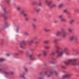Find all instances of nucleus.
I'll return each instance as SVG.
<instances>
[{"mask_svg": "<svg viewBox=\"0 0 79 79\" xmlns=\"http://www.w3.org/2000/svg\"><path fill=\"white\" fill-rule=\"evenodd\" d=\"M56 47L57 49L56 50V53H58V54L57 56V58L59 57V56H63L65 52L68 50L67 48H65L64 50H62L61 47L57 45H56Z\"/></svg>", "mask_w": 79, "mask_h": 79, "instance_id": "1", "label": "nucleus"}, {"mask_svg": "<svg viewBox=\"0 0 79 79\" xmlns=\"http://www.w3.org/2000/svg\"><path fill=\"white\" fill-rule=\"evenodd\" d=\"M77 61V60L76 58H73L72 59H69L67 61H65V63L66 64H71L72 65L74 66V65H76V62Z\"/></svg>", "mask_w": 79, "mask_h": 79, "instance_id": "2", "label": "nucleus"}, {"mask_svg": "<svg viewBox=\"0 0 79 79\" xmlns=\"http://www.w3.org/2000/svg\"><path fill=\"white\" fill-rule=\"evenodd\" d=\"M26 56L30 57L31 60H36V58L35 57H32L33 56V54H30L28 52H27Z\"/></svg>", "mask_w": 79, "mask_h": 79, "instance_id": "3", "label": "nucleus"}, {"mask_svg": "<svg viewBox=\"0 0 79 79\" xmlns=\"http://www.w3.org/2000/svg\"><path fill=\"white\" fill-rule=\"evenodd\" d=\"M44 74L48 77L53 75V72L52 70H50L49 72L46 71L44 73Z\"/></svg>", "mask_w": 79, "mask_h": 79, "instance_id": "4", "label": "nucleus"}, {"mask_svg": "<svg viewBox=\"0 0 79 79\" xmlns=\"http://www.w3.org/2000/svg\"><path fill=\"white\" fill-rule=\"evenodd\" d=\"M58 18L60 19L61 21L62 22H66L67 21L66 19L63 18V15H60L58 16Z\"/></svg>", "mask_w": 79, "mask_h": 79, "instance_id": "5", "label": "nucleus"}, {"mask_svg": "<svg viewBox=\"0 0 79 79\" xmlns=\"http://www.w3.org/2000/svg\"><path fill=\"white\" fill-rule=\"evenodd\" d=\"M19 45V47H20V48H24L25 45V41H23L20 43Z\"/></svg>", "mask_w": 79, "mask_h": 79, "instance_id": "6", "label": "nucleus"}, {"mask_svg": "<svg viewBox=\"0 0 79 79\" xmlns=\"http://www.w3.org/2000/svg\"><path fill=\"white\" fill-rule=\"evenodd\" d=\"M6 8L4 9V13L2 14L3 18L4 19H6V17L5 16V14H6Z\"/></svg>", "mask_w": 79, "mask_h": 79, "instance_id": "7", "label": "nucleus"}, {"mask_svg": "<svg viewBox=\"0 0 79 79\" xmlns=\"http://www.w3.org/2000/svg\"><path fill=\"white\" fill-rule=\"evenodd\" d=\"M4 73L5 74H6V75H10V74H14V72L12 71L8 72L6 71V72H4Z\"/></svg>", "mask_w": 79, "mask_h": 79, "instance_id": "8", "label": "nucleus"}, {"mask_svg": "<svg viewBox=\"0 0 79 79\" xmlns=\"http://www.w3.org/2000/svg\"><path fill=\"white\" fill-rule=\"evenodd\" d=\"M45 3L47 4L48 6H50L51 3H52V1H49V0H46L45 1Z\"/></svg>", "mask_w": 79, "mask_h": 79, "instance_id": "9", "label": "nucleus"}, {"mask_svg": "<svg viewBox=\"0 0 79 79\" xmlns=\"http://www.w3.org/2000/svg\"><path fill=\"white\" fill-rule=\"evenodd\" d=\"M71 76V74H69L67 75H63L62 76V78L63 79H64L65 78H68V77H70Z\"/></svg>", "mask_w": 79, "mask_h": 79, "instance_id": "10", "label": "nucleus"}, {"mask_svg": "<svg viewBox=\"0 0 79 79\" xmlns=\"http://www.w3.org/2000/svg\"><path fill=\"white\" fill-rule=\"evenodd\" d=\"M39 75L41 77H38V79H43V75L42 74V72H40Z\"/></svg>", "mask_w": 79, "mask_h": 79, "instance_id": "11", "label": "nucleus"}, {"mask_svg": "<svg viewBox=\"0 0 79 79\" xmlns=\"http://www.w3.org/2000/svg\"><path fill=\"white\" fill-rule=\"evenodd\" d=\"M34 10V11H36V12H39L40 11V9L38 8L37 7H35Z\"/></svg>", "mask_w": 79, "mask_h": 79, "instance_id": "12", "label": "nucleus"}, {"mask_svg": "<svg viewBox=\"0 0 79 79\" xmlns=\"http://www.w3.org/2000/svg\"><path fill=\"white\" fill-rule=\"evenodd\" d=\"M75 20L74 19H72L70 20L69 21V23L70 24H73V23H74Z\"/></svg>", "mask_w": 79, "mask_h": 79, "instance_id": "13", "label": "nucleus"}, {"mask_svg": "<svg viewBox=\"0 0 79 79\" xmlns=\"http://www.w3.org/2000/svg\"><path fill=\"white\" fill-rule=\"evenodd\" d=\"M74 38H75V35H73L70 37V40L71 41L73 40H74Z\"/></svg>", "mask_w": 79, "mask_h": 79, "instance_id": "14", "label": "nucleus"}, {"mask_svg": "<svg viewBox=\"0 0 79 79\" xmlns=\"http://www.w3.org/2000/svg\"><path fill=\"white\" fill-rule=\"evenodd\" d=\"M44 30L45 32H49L50 31V29H48L47 27H45L44 28Z\"/></svg>", "mask_w": 79, "mask_h": 79, "instance_id": "15", "label": "nucleus"}, {"mask_svg": "<svg viewBox=\"0 0 79 79\" xmlns=\"http://www.w3.org/2000/svg\"><path fill=\"white\" fill-rule=\"evenodd\" d=\"M61 35V31H58L56 34V36H59L60 35Z\"/></svg>", "mask_w": 79, "mask_h": 79, "instance_id": "16", "label": "nucleus"}, {"mask_svg": "<svg viewBox=\"0 0 79 79\" xmlns=\"http://www.w3.org/2000/svg\"><path fill=\"white\" fill-rule=\"evenodd\" d=\"M59 40H60V39H56L54 40L53 42L54 43L56 44V43H57V42H58V41H59Z\"/></svg>", "mask_w": 79, "mask_h": 79, "instance_id": "17", "label": "nucleus"}, {"mask_svg": "<svg viewBox=\"0 0 79 79\" xmlns=\"http://www.w3.org/2000/svg\"><path fill=\"white\" fill-rule=\"evenodd\" d=\"M25 73L23 72V75H22L21 74H20L19 76H20V77H22L24 78L25 77H24V75H25Z\"/></svg>", "mask_w": 79, "mask_h": 79, "instance_id": "18", "label": "nucleus"}, {"mask_svg": "<svg viewBox=\"0 0 79 79\" xmlns=\"http://www.w3.org/2000/svg\"><path fill=\"white\" fill-rule=\"evenodd\" d=\"M0 72H2V73H3L5 74V72H6V70L2 69L0 68Z\"/></svg>", "mask_w": 79, "mask_h": 79, "instance_id": "19", "label": "nucleus"}, {"mask_svg": "<svg viewBox=\"0 0 79 79\" xmlns=\"http://www.w3.org/2000/svg\"><path fill=\"white\" fill-rule=\"evenodd\" d=\"M68 31L70 33L72 32L73 31L72 30V28H69L68 29Z\"/></svg>", "mask_w": 79, "mask_h": 79, "instance_id": "20", "label": "nucleus"}, {"mask_svg": "<svg viewBox=\"0 0 79 79\" xmlns=\"http://www.w3.org/2000/svg\"><path fill=\"white\" fill-rule=\"evenodd\" d=\"M43 54L44 56H45L47 55V52L46 51H43Z\"/></svg>", "mask_w": 79, "mask_h": 79, "instance_id": "21", "label": "nucleus"}, {"mask_svg": "<svg viewBox=\"0 0 79 79\" xmlns=\"http://www.w3.org/2000/svg\"><path fill=\"white\" fill-rule=\"evenodd\" d=\"M32 26L34 29H35L37 27V25L35 23H33L32 24Z\"/></svg>", "mask_w": 79, "mask_h": 79, "instance_id": "22", "label": "nucleus"}, {"mask_svg": "<svg viewBox=\"0 0 79 79\" xmlns=\"http://www.w3.org/2000/svg\"><path fill=\"white\" fill-rule=\"evenodd\" d=\"M5 25H6V26H10V23H9L8 22H5Z\"/></svg>", "mask_w": 79, "mask_h": 79, "instance_id": "23", "label": "nucleus"}, {"mask_svg": "<svg viewBox=\"0 0 79 79\" xmlns=\"http://www.w3.org/2000/svg\"><path fill=\"white\" fill-rule=\"evenodd\" d=\"M19 27H18L16 28V29L15 30L16 32H18L19 31Z\"/></svg>", "mask_w": 79, "mask_h": 79, "instance_id": "24", "label": "nucleus"}, {"mask_svg": "<svg viewBox=\"0 0 79 79\" xmlns=\"http://www.w3.org/2000/svg\"><path fill=\"white\" fill-rule=\"evenodd\" d=\"M66 32H64L63 33V37H64V38L66 37Z\"/></svg>", "mask_w": 79, "mask_h": 79, "instance_id": "25", "label": "nucleus"}, {"mask_svg": "<svg viewBox=\"0 0 79 79\" xmlns=\"http://www.w3.org/2000/svg\"><path fill=\"white\" fill-rule=\"evenodd\" d=\"M62 6H63V4H61L58 5V7L59 8H61Z\"/></svg>", "mask_w": 79, "mask_h": 79, "instance_id": "26", "label": "nucleus"}, {"mask_svg": "<svg viewBox=\"0 0 79 79\" xmlns=\"http://www.w3.org/2000/svg\"><path fill=\"white\" fill-rule=\"evenodd\" d=\"M34 42V40H31L29 42V44L31 45V44H32Z\"/></svg>", "mask_w": 79, "mask_h": 79, "instance_id": "27", "label": "nucleus"}, {"mask_svg": "<svg viewBox=\"0 0 79 79\" xmlns=\"http://www.w3.org/2000/svg\"><path fill=\"white\" fill-rule=\"evenodd\" d=\"M44 48L45 49H47V50L48 49H49V48H50V47L48 46H44Z\"/></svg>", "mask_w": 79, "mask_h": 79, "instance_id": "28", "label": "nucleus"}, {"mask_svg": "<svg viewBox=\"0 0 79 79\" xmlns=\"http://www.w3.org/2000/svg\"><path fill=\"white\" fill-rule=\"evenodd\" d=\"M44 44H48L49 43V41L48 40H45L44 41Z\"/></svg>", "mask_w": 79, "mask_h": 79, "instance_id": "29", "label": "nucleus"}, {"mask_svg": "<svg viewBox=\"0 0 79 79\" xmlns=\"http://www.w3.org/2000/svg\"><path fill=\"white\" fill-rule=\"evenodd\" d=\"M5 60V59L3 58H0V61L2 62V61H3Z\"/></svg>", "mask_w": 79, "mask_h": 79, "instance_id": "30", "label": "nucleus"}, {"mask_svg": "<svg viewBox=\"0 0 79 79\" xmlns=\"http://www.w3.org/2000/svg\"><path fill=\"white\" fill-rule=\"evenodd\" d=\"M23 16H24L25 17H26V16H28V15L26 13H25L24 14H23Z\"/></svg>", "mask_w": 79, "mask_h": 79, "instance_id": "31", "label": "nucleus"}, {"mask_svg": "<svg viewBox=\"0 0 79 79\" xmlns=\"http://www.w3.org/2000/svg\"><path fill=\"white\" fill-rule=\"evenodd\" d=\"M25 12V10H22L21 11V14H23V15L24 14Z\"/></svg>", "mask_w": 79, "mask_h": 79, "instance_id": "32", "label": "nucleus"}, {"mask_svg": "<svg viewBox=\"0 0 79 79\" xmlns=\"http://www.w3.org/2000/svg\"><path fill=\"white\" fill-rule=\"evenodd\" d=\"M18 52L19 53H24V52L23 51L21 50H18Z\"/></svg>", "mask_w": 79, "mask_h": 79, "instance_id": "33", "label": "nucleus"}, {"mask_svg": "<svg viewBox=\"0 0 79 79\" xmlns=\"http://www.w3.org/2000/svg\"><path fill=\"white\" fill-rule=\"evenodd\" d=\"M65 55H67V56H69V55H70V53L68 52H67L65 53Z\"/></svg>", "mask_w": 79, "mask_h": 79, "instance_id": "34", "label": "nucleus"}, {"mask_svg": "<svg viewBox=\"0 0 79 79\" xmlns=\"http://www.w3.org/2000/svg\"><path fill=\"white\" fill-rule=\"evenodd\" d=\"M55 52H52L50 54V55H52V56H53L54 55H55Z\"/></svg>", "mask_w": 79, "mask_h": 79, "instance_id": "35", "label": "nucleus"}, {"mask_svg": "<svg viewBox=\"0 0 79 79\" xmlns=\"http://www.w3.org/2000/svg\"><path fill=\"white\" fill-rule=\"evenodd\" d=\"M17 11H20L21 10V7H18L17 8Z\"/></svg>", "mask_w": 79, "mask_h": 79, "instance_id": "36", "label": "nucleus"}, {"mask_svg": "<svg viewBox=\"0 0 79 79\" xmlns=\"http://www.w3.org/2000/svg\"><path fill=\"white\" fill-rule=\"evenodd\" d=\"M24 69L26 72H28V69L26 67H25L24 68Z\"/></svg>", "mask_w": 79, "mask_h": 79, "instance_id": "37", "label": "nucleus"}, {"mask_svg": "<svg viewBox=\"0 0 79 79\" xmlns=\"http://www.w3.org/2000/svg\"><path fill=\"white\" fill-rule=\"evenodd\" d=\"M14 55H16V56H18V55H19V53H14Z\"/></svg>", "mask_w": 79, "mask_h": 79, "instance_id": "38", "label": "nucleus"}, {"mask_svg": "<svg viewBox=\"0 0 79 79\" xmlns=\"http://www.w3.org/2000/svg\"><path fill=\"white\" fill-rule=\"evenodd\" d=\"M55 6V4H53L52 6H51V8H54Z\"/></svg>", "mask_w": 79, "mask_h": 79, "instance_id": "39", "label": "nucleus"}, {"mask_svg": "<svg viewBox=\"0 0 79 79\" xmlns=\"http://www.w3.org/2000/svg\"><path fill=\"white\" fill-rule=\"evenodd\" d=\"M32 5H36L37 4V3L36 2H34L32 3Z\"/></svg>", "mask_w": 79, "mask_h": 79, "instance_id": "40", "label": "nucleus"}, {"mask_svg": "<svg viewBox=\"0 0 79 79\" xmlns=\"http://www.w3.org/2000/svg\"><path fill=\"white\" fill-rule=\"evenodd\" d=\"M74 40H78V38H77V37L75 36Z\"/></svg>", "mask_w": 79, "mask_h": 79, "instance_id": "41", "label": "nucleus"}, {"mask_svg": "<svg viewBox=\"0 0 79 79\" xmlns=\"http://www.w3.org/2000/svg\"><path fill=\"white\" fill-rule=\"evenodd\" d=\"M39 6H42V2L40 1L39 2Z\"/></svg>", "mask_w": 79, "mask_h": 79, "instance_id": "42", "label": "nucleus"}, {"mask_svg": "<svg viewBox=\"0 0 79 79\" xmlns=\"http://www.w3.org/2000/svg\"><path fill=\"white\" fill-rule=\"evenodd\" d=\"M63 13H66L67 12V10H63Z\"/></svg>", "mask_w": 79, "mask_h": 79, "instance_id": "43", "label": "nucleus"}, {"mask_svg": "<svg viewBox=\"0 0 79 79\" xmlns=\"http://www.w3.org/2000/svg\"><path fill=\"white\" fill-rule=\"evenodd\" d=\"M42 55V53H40L37 56L38 57H40V56H41V55Z\"/></svg>", "mask_w": 79, "mask_h": 79, "instance_id": "44", "label": "nucleus"}, {"mask_svg": "<svg viewBox=\"0 0 79 79\" xmlns=\"http://www.w3.org/2000/svg\"><path fill=\"white\" fill-rule=\"evenodd\" d=\"M24 34H25V35H29V34L27 32H25L24 33Z\"/></svg>", "mask_w": 79, "mask_h": 79, "instance_id": "45", "label": "nucleus"}, {"mask_svg": "<svg viewBox=\"0 0 79 79\" xmlns=\"http://www.w3.org/2000/svg\"><path fill=\"white\" fill-rule=\"evenodd\" d=\"M33 21H34V22H36L37 21V19H33Z\"/></svg>", "mask_w": 79, "mask_h": 79, "instance_id": "46", "label": "nucleus"}, {"mask_svg": "<svg viewBox=\"0 0 79 79\" xmlns=\"http://www.w3.org/2000/svg\"><path fill=\"white\" fill-rule=\"evenodd\" d=\"M61 68H62V69H66V67L64 66H62Z\"/></svg>", "mask_w": 79, "mask_h": 79, "instance_id": "47", "label": "nucleus"}, {"mask_svg": "<svg viewBox=\"0 0 79 79\" xmlns=\"http://www.w3.org/2000/svg\"><path fill=\"white\" fill-rule=\"evenodd\" d=\"M75 12H77L79 11V10H78V9H76L75 10Z\"/></svg>", "mask_w": 79, "mask_h": 79, "instance_id": "48", "label": "nucleus"}, {"mask_svg": "<svg viewBox=\"0 0 79 79\" xmlns=\"http://www.w3.org/2000/svg\"><path fill=\"white\" fill-rule=\"evenodd\" d=\"M58 23V21H56V20H55L54 21V23Z\"/></svg>", "mask_w": 79, "mask_h": 79, "instance_id": "49", "label": "nucleus"}, {"mask_svg": "<svg viewBox=\"0 0 79 79\" xmlns=\"http://www.w3.org/2000/svg\"><path fill=\"white\" fill-rule=\"evenodd\" d=\"M76 54H77V55H78V54H79V51H77Z\"/></svg>", "mask_w": 79, "mask_h": 79, "instance_id": "50", "label": "nucleus"}, {"mask_svg": "<svg viewBox=\"0 0 79 79\" xmlns=\"http://www.w3.org/2000/svg\"><path fill=\"white\" fill-rule=\"evenodd\" d=\"M6 27H4V26H3V27H2V29H5V28H6Z\"/></svg>", "mask_w": 79, "mask_h": 79, "instance_id": "51", "label": "nucleus"}, {"mask_svg": "<svg viewBox=\"0 0 79 79\" xmlns=\"http://www.w3.org/2000/svg\"><path fill=\"white\" fill-rule=\"evenodd\" d=\"M7 3H8L10 1V0H6Z\"/></svg>", "mask_w": 79, "mask_h": 79, "instance_id": "52", "label": "nucleus"}, {"mask_svg": "<svg viewBox=\"0 0 79 79\" xmlns=\"http://www.w3.org/2000/svg\"><path fill=\"white\" fill-rule=\"evenodd\" d=\"M55 73L56 75H58V73L56 72L55 71Z\"/></svg>", "mask_w": 79, "mask_h": 79, "instance_id": "53", "label": "nucleus"}, {"mask_svg": "<svg viewBox=\"0 0 79 79\" xmlns=\"http://www.w3.org/2000/svg\"><path fill=\"white\" fill-rule=\"evenodd\" d=\"M25 20H26V21H28V18H26V19H25Z\"/></svg>", "mask_w": 79, "mask_h": 79, "instance_id": "54", "label": "nucleus"}, {"mask_svg": "<svg viewBox=\"0 0 79 79\" xmlns=\"http://www.w3.org/2000/svg\"><path fill=\"white\" fill-rule=\"evenodd\" d=\"M34 39H37V37H34Z\"/></svg>", "mask_w": 79, "mask_h": 79, "instance_id": "55", "label": "nucleus"}, {"mask_svg": "<svg viewBox=\"0 0 79 79\" xmlns=\"http://www.w3.org/2000/svg\"><path fill=\"white\" fill-rule=\"evenodd\" d=\"M6 55L7 56H10V54H6Z\"/></svg>", "mask_w": 79, "mask_h": 79, "instance_id": "56", "label": "nucleus"}, {"mask_svg": "<svg viewBox=\"0 0 79 79\" xmlns=\"http://www.w3.org/2000/svg\"><path fill=\"white\" fill-rule=\"evenodd\" d=\"M52 60H55V59L54 58H52Z\"/></svg>", "mask_w": 79, "mask_h": 79, "instance_id": "57", "label": "nucleus"}, {"mask_svg": "<svg viewBox=\"0 0 79 79\" xmlns=\"http://www.w3.org/2000/svg\"><path fill=\"white\" fill-rule=\"evenodd\" d=\"M61 30H62V31H64V29H62Z\"/></svg>", "mask_w": 79, "mask_h": 79, "instance_id": "58", "label": "nucleus"}, {"mask_svg": "<svg viewBox=\"0 0 79 79\" xmlns=\"http://www.w3.org/2000/svg\"><path fill=\"white\" fill-rule=\"evenodd\" d=\"M74 49H73V51H74Z\"/></svg>", "mask_w": 79, "mask_h": 79, "instance_id": "59", "label": "nucleus"}, {"mask_svg": "<svg viewBox=\"0 0 79 79\" xmlns=\"http://www.w3.org/2000/svg\"><path fill=\"white\" fill-rule=\"evenodd\" d=\"M78 64L79 65V61L78 62Z\"/></svg>", "mask_w": 79, "mask_h": 79, "instance_id": "60", "label": "nucleus"}]
</instances>
